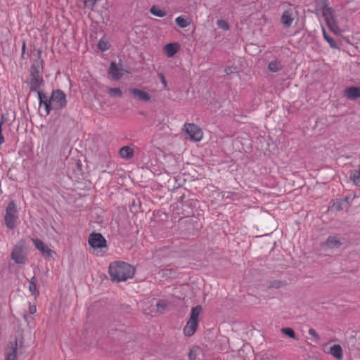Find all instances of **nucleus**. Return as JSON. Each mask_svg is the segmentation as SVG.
<instances>
[{
	"instance_id": "nucleus-43",
	"label": "nucleus",
	"mask_w": 360,
	"mask_h": 360,
	"mask_svg": "<svg viewBox=\"0 0 360 360\" xmlns=\"http://www.w3.org/2000/svg\"><path fill=\"white\" fill-rule=\"evenodd\" d=\"M175 22L178 27H180V16L176 18Z\"/></svg>"
},
{
	"instance_id": "nucleus-10",
	"label": "nucleus",
	"mask_w": 360,
	"mask_h": 360,
	"mask_svg": "<svg viewBox=\"0 0 360 360\" xmlns=\"http://www.w3.org/2000/svg\"><path fill=\"white\" fill-rule=\"evenodd\" d=\"M11 258L16 264H22L25 263L26 258L22 253V250L20 247L15 246L11 253Z\"/></svg>"
},
{
	"instance_id": "nucleus-31",
	"label": "nucleus",
	"mask_w": 360,
	"mask_h": 360,
	"mask_svg": "<svg viewBox=\"0 0 360 360\" xmlns=\"http://www.w3.org/2000/svg\"><path fill=\"white\" fill-rule=\"evenodd\" d=\"M281 332L290 338H295V334L293 330L290 328H283L281 329Z\"/></svg>"
},
{
	"instance_id": "nucleus-29",
	"label": "nucleus",
	"mask_w": 360,
	"mask_h": 360,
	"mask_svg": "<svg viewBox=\"0 0 360 360\" xmlns=\"http://www.w3.org/2000/svg\"><path fill=\"white\" fill-rule=\"evenodd\" d=\"M323 37H324L325 39L330 44V46L332 48L337 47V44L335 41V40L332 37L328 36L324 30H323Z\"/></svg>"
},
{
	"instance_id": "nucleus-28",
	"label": "nucleus",
	"mask_w": 360,
	"mask_h": 360,
	"mask_svg": "<svg viewBox=\"0 0 360 360\" xmlns=\"http://www.w3.org/2000/svg\"><path fill=\"white\" fill-rule=\"evenodd\" d=\"M98 48L101 51H105L109 49L110 46L108 45V43L103 39H100L98 43Z\"/></svg>"
},
{
	"instance_id": "nucleus-19",
	"label": "nucleus",
	"mask_w": 360,
	"mask_h": 360,
	"mask_svg": "<svg viewBox=\"0 0 360 360\" xmlns=\"http://www.w3.org/2000/svg\"><path fill=\"white\" fill-rule=\"evenodd\" d=\"M119 153L122 158L129 160L133 157L134 150L129 146H126L120 149Z\"/></svg>"
},
{
	"instance_id": "nucleus-1",
	"label": "nucleus",
	"mask_w": 360,
	"mask_h": 360,
	"mask_svg": "<svg viewBox=\"0 0 360 360\" xmlns=\"http://www.w3.org/2000/svg\"><path fill=\"white\" fill-rule=\"evenodd\" d=\"M136 269L134 266L123 261H115L108 266V274L113 282L126 281L132 278Z\"/></svg>"
},
{
	"instance_id": "nucleus-30",
	"label": "nucleus",
	"mask_w": 360,
	"mask_h": 360,
	"mask_svg": "<svg viewBox=\"0 0 360 360\" xmlns=\"http://www.w3.org/2000/svg\"><path fill=\"white\" fill-rule=\"evenodd\" d=\"M217 25L219 28L223 30H229V24L224 20H219L217 22Z\"/></svg>"
},
{
	"instance_id": "nucleus-38",
	"label": "nucleus",
	"mask_w": 360,
	"mask_h": 360,
	"mask_svg": "<svg viewBox=\"0 0 360 360\" xmlns=\"http://www.w3.org/2000/svg\"><path fill=\"white\" fill-rule=\"evenodd\" d=\"M1 119H4V115H2ZM2 124L3 120L0 122V145L3 144L5 141L4 137L2 134Z\"/></svg>"
},
{
	"instance_id": "nucleus-35",
	"label": "nucleus",
	"mask_w": 360,
	"mask_h": 360,
	"mask_svg": "<svg viewBox=\"0 0 360 360\" xmlns=\"http://www.w3.org/2000/svg\"><path fill=\"white\" fill-rule=\"evenodd\" d=\"M322 12L323 15L326 17V20H328V16L331 15L332 14V9L330 7L325 6L323 8Z\"/></svg>"
},
{
	"instance_id": "nucleus-2",
	"label": "nucleus",
	"mask_w": 360,
	"mask_h": 360,
	"mask_svg": "<svg viewBox=\"0 0 360 360\" xmlns=\"http://www.w3.org/2000/svg\"><path fill=\"white\" fill-rule=\"evenodd\" d=\"M41 51L38 50V58L34 61L30 68V78L27 81L30 91L32 92H37L40 86L44 84V79L41 77L44 61L41 58Z\"/></svg>"
},
{
	"instance_id": "nucleus-18",
	"label": "nucleus",
	"mask_w": 360,
	"mask_h": 360,
	"mask_svg": "<svg viewBox=\"0 0 360 360\" xmlns=\"http://www.w3.org/2000/svg\"><path fill=\"white\" fill-rule=\"evenodd\" d=\"M170 302L167 300H159L156 302V312L164 313L170 307Z\"/></svg>"
},
{
	"instance_id": "nucleus-15",
	"label": "nucleus",
	"mask_w": 360,
	"mask_h": 360,
	"mask_svg": "<svg viewBox=\"0 0 360 360\" xmlns=\"http://www.w3.org/2000/svg\"><path fill=\"white\" fill-rule=\"evenodd\" d=\"M11 350L7 353L6 360H17L18 340L14 339L13 342H10Z\"/></svg>"
},
{
	"instance_id": "nucleus-4",
	"label": "nucleus",
	"mask_w": 360,
	"mask_h": 360,
	"mask_svg": "<svg viewBox=\"0 0 360 360\" xmlns=\"http://www.w3.org/2000/svg\"><path fill=\"white\" fill-rule=\"evenodd\" d=\"M49 99L53 103L54 110H62L67 105L66 95L61 89L53 90Z\"/></svg>"
},
{
	"instance_id": "nucleus-9",
	"label": "nucleus",
	"mask_w": 360,
	"mask_h": 360,
	"mask_svg": "<svg viewBox=\"0 0 360 360\" xmlns=\"http://www.w3.org/2000/svg\"><path fill=\"white\" fill-rule=\"evenodd\" d=\"M198 316H190L184 328V334L185 336L190 337L196 331L198 325Z\"/></svg>"
},
{
	"instance_id": "nucleus-32",
	"label": "nucleus",
	"mask_w": 360,
	"mask_h": 360,
	"mask_svg": "<svg viewBox=\"0 0 360 360\" xmlns=\"http://www.w3.org/2000/svg\"><path fill=\"white\" fill-rule=\"evenodd\" d=\"M345 202L337 200L333 203L331 208L335 211H340L343 209L342 205L345 204Z\"/></svg>"
},
{
	"instance_id": "nucleus-44",
	"label": "nucleus",
	"mask_w": 360,
	"mask_h": 360,
	"mask_svg": "<svg viewBox=\"0 0 360 360\" xmlns=\"http://www.w3.org/2000/svg\"><path fill=\"white\" fill-rule=\"evenodd\" d=\"M25 43L24 42L22 46V55H25Z\"/></svg>"
},
{
	"instance_id": "nucleus-46",
	"label": "nucleus",
	"mask_w": 360,
	"mask_h": 360,
	"mask_svg": "<svg viewBox=\"0 0 360 360\" xmlns=\"http://www.w3.org/2000/svg\"><path fill=\"white\" fill-rule=\"evenodd\" d=\"M186 288H187L186 285H181V290H185Z\"/></svg>"
},
{
	"instance_id": "nucleus-45",
	"label": "nucleus",
	"mask_w": 360,
	"mask_h": 360,
	"mask_svg": "<svg viewBox=\"0 0 360 360\" xmlns=\"http://www.w3.org/2000/svg\"><path fill=\"white\" fill-rule=\"evenodd\" d=\"M124 333H123L122 332H120V340H122L124 337Z\"/></svg>"
},
{
	"instance_id": "nucleus-17",
	"label": "nucleus",
	"mask_w": 360,
	"mask_h": 360,
	"mask_svg": "<svg viewBox=\"0 0 360 360\" xmlns=\"http://www.w3.org/2000/svg\"><path fill=\"white\" fill-rule=\"evenodd\" d=\"M188 357L191 360H202V350L199 347H193L188 354Z\"/></svg>"
},
{
	"instance_id": "nucleus-27",
	"label": "nucleus",
	"mask_w": 360,
	"mask_h": 360,
	"mask_svg": "<svg viewBox=\"0 0 360 360\" xmlns=\"http://www.w3.org/2000/svg\"><path fill=\"white\" fill-rule=\"evenodd\" d=\"M118 311L122 314H130L131 312V308L129 304H121L119 307Z\"/></svg>"
},
{
	"instance_id": "nucleus-42",
	"label": "nucleus",
	"mask_w": 360,
	"mask_h": 360,
	"mask_svg": "<svg viewBox=\"0 0 360 360\" xmlns=\"http://www.w3.org/2000/svg\"><path fill=\"white\" fill-rule=\"evenodd\" d=\"M309 335H311V336H314L315 338H319V335L317 334V333L316 332V330L313 328H310L309 330Z\"/></svg>"
},
{
	"instance_id": "nucleus-12",
	"label": "nucleus",
	"mask_w": 360,
	"mask_h": 360,
	"mask_svg": "<svg viewBox=\"0 0 360 360\" xmlns=\"http://www.w3.org/2000/svg\"><path fill=\"white\" fill-rule=\"evenodd\" d=\"M120 67H122V64H120ZM123 70L122 68H120L115 61H112L110 63L109 72L112 75V78L115 80L120 79L123 73L122 72Z\"/></svg>"
},
{
	"instance_id": "nucleus-20",
	"label": "nucleus",
	"mask_w": 360,
	"mask_h": 360,
	"mask_svg": "<svg viewBox=\"0 0 360 360\" xmlns=\"http://www.w3.org/2000/svg\"><path fill=\"white\" fill-rule=\"evenodd\" d=\"M330 353L338 359L342 358V349L339 345H335L332 346L330 349Z\"/></svg>"
},
{
	"instance_id": "nucleus-13",
	"label": "nucleus",
	"mask_w": 360,
	"mask_h": 360,
	"mask_svg": "<svg viewBox=\"0 0 360 360\" xmlns=\"http://www.w3.org/2000/svg\"><path fill=\"white\" fill-rule=\"evenodd\" d=\"M129 91L135 98L141 101H148L151 98L148 93L139 89L132 88L129 89Z\"/></svg>"
},
{
	"instance_id": "nucleus-22",
	"label": "nucleus",
	"mask_w": 360,
	"mask_h": 360,
	"mask_svg": "<svg viewBox=\"0 0 360 360\" xmlns=\"http://www.w3.org/2000/svg\"><path fill=\"white\" fill-rule=\"evenodd\" d=\"M29 290L32 295L34 297L39 295V290L37 287V278L34 276H33L30 281Z\"/></svg>"
},
{
	"instance_id": "nucleus-14",
	"label": "nucleus",
	"mask_w": 360,
	"mask_h": 360,
	"mask_svg": "<svg viewBox=\"0 0 360 360\" xmlns=\"http://www.w3.org/2000/svg\"><path fill=\"white\" fill-rule=\"evenodd\" d=\"M180 46L178 43H169L163 48V51L169 58L174 56L179 51Z\"/></svg>"
},
{
	"instance_id": "nucleus-48",
	"label": "nucleus",
	"mask_w": 360,
	"mask_h": 360,
	"mask_svg": "<svg viewBox=\"0 0 360 360\" xmlns=\"http://www.w3.org/2000/svg\"><path fill=\"white\" fill-rule=\"evenodd\" d=\"M27 316H24V318H25V319L26 321H27Z\"/></svg>"
},
{
	"instance_id": "nucleus-41",
	"label": "nucleus",
	"mask_w": 360,
	"mask_h": 360,
	"mask_svg": "<svg viewBox=\"0 0 360 360\" xmlns=\"http://www.w3.org/2000/svg\"><path fill=\"white\" fill-rule=\"evenodd\" d=\"M189 25L188 20L181 18V28L186 27Z\"/></svg>"
},
{
	"instance_id": "nucleus-40",
	"label": "nucleus",
	"mask_w": 360,
	"mask_h": 360,
	"mask_svg": "<svg viewBox=\"0 0 360 360\" xmlns=\"http://www.w3.org/2000/svg\"><path fill=\"white\" fill-rule=\"evenodd\" d=\"M37 312V309L35 305H31L30 304V313L33 315Z\"/></svg>"
},
{
	"instance_id": "nucleus-21",
	"label": "nucleus",
	"mask_w": 360,
	"mask_h": 360,
	"mask_svg": "<svg viewBox=\"0 0 360 360\" xmlns=\"http://www.w3.org/2000/svg\"><path fill=\"white\" fill-rule=\"evenodd\" d=\"M283 66L279 60L271 61L268 65V70L271 72H277L281 70Z\"/></svg>"
},
{
	"instance_id": "nucleus-37",
	"label": "nucleus",
	"mask_w": 360,
	"mask_h": 360,
	"mask_svg": "<svg viewBox=\"0 0 360 360\" xmlns=\"http://www.w3.org/2000/svg\"><path fill=\"white\" fill-rule=\"evenodd\" d=\"M226 75H231L233 73L236 72V67H226L224 70Z\"/></svg>"
},
{
	"instance_id": "nucleus-25",
	"label": "nucleus",
	"mask_w": 360,
	"mask_h": 360,
	"mask_svg": "<svg viewBox=\"0 0 360 360\" xmlns=\"http://www.w3.org/2000/svg\"><path fill=\"white\" fill-rule=\"evenodd\" d=\"M108 94L112 97H119V98H120L122 96V92L120 90V88H110L109 90H108Z\"/></svg>"
},
{
	"instance_id": "nucleus-33",
	"label": "nucleus",
	"mask_w": 360,
	"mask_h": 360,
	"mask_svg": "<svg viewBox=\"0 0 360 360\" xmlns=\"http://www.w3.org/2000/svg\"><path fill=\"white\" fill-rule=\"evenodd\" d=\"M42 105L44 106L46 115H49L50 113L51 110L52 109H53V103L51 102V101L50 99L49 100L48 102H45L44 103H42Z\"/></svg>"
},
{
	"instance_id": "nucleus-47",
	"label": "nucleus",
	"mask_w": 360,
	"mask_h": 360,
	"mask_svg": "<svg viewBox=\"0 0 360 360\" xmlns=\"http://www.w3.org/2000/svg\"><path fill=\"white\" fill-rule=\"evenodd\" d=\"M252 46H253V45H252V44H250V45H248V48H251V47H252Z\"/></svg>"
},
{
	"instance_id": "nucleus-16",
	"label": "nucleus",
	"mask_w": 360,
	"mask_h": 360,
	"mask_svg": "<svg viewBox=\"0 0 360 360\" xmlns=\"http://www.w3.org/2000/svg\"><path fill=\"white\" fill-rule=\"evenodd\" d=\"M345 96L349 99H356L360 97V87H349L345 90Z\"/></svg>"
},
{
	"instance_id": "nucleus-39",
	"label": "nucleus",
	"mask_w": 360,
	"mask_h": 360,
	"mask_svg": "<svg viewBox=\"0 0 360 360\" xmlns=\"http://www.w3.org/2000/svg\"><path fill=\"white\" fill-rule=\"evenodd\" d=\"M280 286H281V283L279 281L271 282L269 285L270 288H278Z\"/></svg>"
},
{
	"instance_id": "nucleus-3",
	"label": "nucleus",
	"mask_w": 360,
	"mask_h": 360,
	"mask_svg": "<svg viewBox=\"0 0 360 360\" xmlns=\"http://www.w3.org/2000/svg\"><path fill=\"white\" fill-rule=\"evenodd\" d=\"M18 219L17 205L14 201H10L6 207L4 217L6 226L10 229H13Z\"/></svg>"
},
{
	"instance_id": "nucleus-6",
	"label": "nucleus",
	"mask_w": 360,
	"mask_h": 360,
	"mask_svg": "<svg viewBox=\"0 0 360 360\" xmlns=\"http://www.w3.org/2000/svg\"><path fill=\"white\" fill-rule=\"evenodd\" d=\"M88 243L94 249H98L107 247L105 238L101 233L93 232L89 234Z\"/></svg>"
},
{
	"instance_id": "nucleus-36",
	"label": "nucleus",
	"mask_w": 360,
	"mask_h": 360,
	"mask_svg": "<svg viewBox=\"0 0 360 360\" xmlns=\"http://www.w3.org/2000/svg\"><path fill=\"white\" fill-rule=\"evenodd\" d=\"M202 308L200 305H198L195 307H193L191 315H200V314L202 312Z\"/></svg>"
},
{
	"instance_id": "nucleus-34",
	"label": "nucleus",
	"mask_w": 360,
	"mask_h": 360,
	"mask_svg": "<svg viewBox=\"0 0 360 360\" xmlns=\"http://www.w3.org/2000/svg\"><path fill=\"white\" fill-rule=\"evenodd\" d=\"M85 6L93 10L97 0H82Z\"/></svg>"
},
{
	"instance_id": "nucleus-5",
	"label": "nucleus",
	"mask_w": 360,
	"mask_h": 360,
	"mask_svg": "<svg viewBox=\"0 0 360 360\" xmlns=\"http://www.w3.org/2000/svg\"><path fill=\"white\" fill-rule=\"evenodd\" d=\"M181 129L188 135L186 139L192 141H200L203 137L202 129L195 124H185Z\"/></svg>"
},
{
	"instance_id": "nucleus-26",
	"label": "nucleus",
	"mask_w": 360,
	"mask_h": 360,
	"mask_svg": "<svg viewBox=\"0 0 360 360\" xmlns=\"http://www.w3.org/2000/svg\"><path fill=\"white\" fill-rule=\"evenodd\" d=\"M38 93V98H39V106H42V103H44L45 102H48L49 98H47L46 94L41 91H37Z\"/></svg>"
},
{
	"instance_id": "nucleus-7",
	"label": "nucleus",
	"mask_w": 360,
	"mask_h": 360,
	"mask_svg": "<svg viewBox=\"0 0 360 360\" xmlns=\"http://www.w3.org/2000/svg\"><path fill=\"white\" fill-rule=\"evenodd\" d=\"M31 240L44 258L52 257L53 255L55 254V252L50 249L41 240L31 238Z\"/></svg>"
},
{
	"instance_id": "nucleus-11",
	"label": "nucleus",
	"mask_w": 360,
	"mask_h": 360,
	"mask_svg": "<svg viewBox=\"0 0 360 360\" xmlns=\"http://www.w3.org/2000/svg\"><path fill=\"white\" fill-rule=\"evenodd\" d=\"M342 245V242L336 236H330L326 241L323 243L322 248L325 250L328 249H338Z\"/></svg>"
},
{
	"instance_id": "nucleus-23",
	"label": "nucleus",
	"mask_w": 360,
	"mask_h": 360,
	"mask_svg": "<svg viewBox=\"0 0 360 360\" xmlns=\"http://www.w3.org/2000/svg\"><path fill=\"white\" fill-rule=\"evenodd\" d=\"M350 179L352 181L354 184L358 187H360V166L357 170H354L350 176Z\"/></svg>"
},
{
	"instance_id": "nucleus-24",
	"label": "nucleus",
	"mask_w": 360,
	"mask_h": 360,
	"mask_svg": "<svg viewBox=\"0 0 360 360\" xmlns=\"http://www.w3.org/2000/svg\"><path fill=\"white\" fill-rule=\"evenodd\" d=\"M150 13L151 14H153V15L157 16V17H160V18H162V17H165L166 15L165 11L162 10V9H160L157 6H153L150 8Z\"/></svg>"
},
{
	"instance_id": "nucleus-8",
	"label": "nucleus",
	"mask_w": 360,
	"mask_h": 360,
	"mask_svg": "<svg viewBox=\"0 0 360 360\" xmlns=\"http://www.w3.org/2000/svg\"><path fill=\"white\" fill-rule=\"evenodd\" d=\"M297 12L294 8L285 11L281 16V23L285 28L290 27L296 18Z\"/></svg>"
}]
</instances>
